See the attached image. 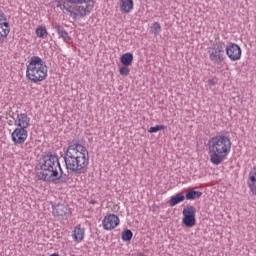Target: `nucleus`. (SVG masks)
Segmentation results:
<instances>
[{"label": "nucleus", "instance_id": "nucleus-6", "mask_svg": "<svg viewBox=\"0 0 256 256\" xmlns=\"http://www.w3.org/2000/svg\"><path fill=\"white\" fill-rule=\"evenodd\" d=\"M208 55L214 65H221L225 61V43H216L209 47Z\"/></svg>", "mask_w": 256, "mask_h": 256}, {"label": "nucleus", "instance_id": "nucleus-12", "mask_svg": "<svg viewBox=\"0 0 256 256\" xmlns=\"http://www.w3.org/2000/svg\"><path fill=\"white\" fill-rule=\"evenodd\" d=\"M52 213L54 217H57V219H69L71 209H69L68 205L58 204L53 207Z\"/></svg>", "mask_w": 256, "mask_h": 256}, {"label": "nucleus", "instance_id": "nucleus-10", "mask_svg": "<svg viewBox=\"0 0 256 256\" xmlns=\"http://www.w3.org/2000/svg\"><path fill=\"white\" fill-rule=\"evenodd\" d=\"M119 223H121L119 216L115 214H108L102 221V227L105 231H112V229H115Z\"/></svg>", "mask_w": 256, "mask_h": 256}, {"label": "nucleus", "instance_id": "nucleus-4", "mask_svg": "<svg viewBox=\"0 0 256 256\" xmlns=\"http://www.w3.org/2000/svg\"><path fill=\"white\" fill-rule=\"evenodd\" d=\"M49 69L47 64L41 59V57L33 56L30 58L27 68L26 77L31 83H41L47 79Z\"/></svg>", "mask_w": 256, "mask_h": 256}, {"label": "nucleus", "instance_id": "nucleus-23", "mask_svg": "<svg viewBox=\"0 0 256 256\" xmlns=\"http://www.w3.org/2000/svg\"><path fill=\"white\" fill-rule=\"evenodd\" d=\"M133 239V232L126 230L122 233V241H131Z\"/></svg>", "mask_w": 256, "mask_h": 256}, {"label": "nucleus", "instance_id": "nucleus-16", "mask_svg": "<svg viewBox=\"0 0 256 256\" xmlns=\"http://www.w3.org/2000/svg\"><path fill=\"white\" fill-rule=\"evenodd\" d=\"M185 201V195L182 193H177L174 196H171L169 200L170 207H175V205H179V203H183Z\"/></svg>", "mask_w": 256, "mask_h": 256}, {"label": "nucleus", "instance_id": "nucleus-7", "mask_svg": "<svg viewBox=\"0 0 256 256\" xmlns=\"http://www.w3.org/2000/svg\"><path fill=\"white\" fill-rule=\"evenodd\" d=\"M182 215V223L183 225H185V227H195V224L197 223V219L195 218L197 215V209L195 208V206H186L182 211Z\"/></svg>", "mask_w": 256, "mask_h": 256}, {"label": "nucleus", "instance_id": "nucleus-15", "mask_svg": "<svg viewBox=\"0 0 256 256\" xmlns=\"http://www.w3.org/2000/svg\"><path fill=\"white\" fill-rule=\"evenodd\" d=\"M72 237L76 243H81L85 239V228L81 227V225L74 227Z\"/></svg>", "mask_w": 256, "mask_h": 256}, {"label": "nucleus", "instance_id": "nucleus-24", "mask_svg": "<svg viewBox=\"0 0 256 256\" xmlns=\"http://www.w3.org/2000/svg\"><path fill=\"white\" fill-rule=\"evenodd\" d=\"M119 73L122 77H127L129 73H131V70L129 69V66H122L119 68Z\"/></svg>", "mask_w": 256, "mask_h": 256}, {"label": "nucleus", "instance_id": "nucleus-21", "mask_svg": "<svg viewBox=\"0 0 256 256\" xmlns=\"http://www.w3.org/2000/svg\"><path fill=\"white\" fill-rule=\"evenodd\" d=\"M150 33L152 35H159V33H161V24L159 22L152 23Z\"/></svg>", "mask_w": 256, "mask_h": 256}, {"label": "nucleus", "instance_id": "nucleus-25", "mask_svg": "<svg viewBox=\"0 0 256 256\" xmlns=\"http://www.w3.org/2000/svg\"><path fill=\"white\" fill-rule=\"evenodd\" d=\"M66 3H71L72 5H77V3H80L82 0H65Z\"/></svg>", "mask_w": 256, "mask_h": 256}, {"label": "nucleus", "instance_id": "nucleus-13", "mask_svg": "<svg viewBox=\"0 0 256 256\" xmlns=\"http://www.w3.org/2000/svg\"><path fill=\"white\" fill-rule=\"evenodd\" d=\"M14 125L15 127H18V129H28L31 125V118L25 113L18 114L14 121Z\"/></svg>", "mask_w": 256, "mask_h": 256}, {"label": "nucleus", "instance_id": "nucleus-5", "mask_svg": "<svg viewBox=\"0 0 256 256\" xmlns=\"http://www.w3.org/2000/svg\"><path fill=\"white\" fill-rule=\"evenodd\" d=\"M61 9L70 13V17H87L95 9V0H82L76 3L75 6L67 7L64 5Z\"/></svg>", "mask_w": 256, "mask_h": 256}, {"label": "nucleus", "instance_id": "nucleus-20", "mask_svg": "<svg viewBox=\"0 0 256 256\" xmlns=\"http://www.w3.org/2000/svg\"><path fill=\"white\" fill-rule=\"evenodd\" d=\"M35 33L39 39H45V37H47V35H49V33L47 32V28L45 26H39L36 29Z\"/></svg>", "mask_w": 256, "mask_h": 256}, {"label": "nucleus", "instance_id": "nucleus-9", "mask_svg": "<svg viewBox=\"0 0 256 256\" xmlns=\"http://www.w3.org/2000/svg\"><path fill=\"white\" fill-rule=\"evenodd\" d=\"M9 33H11V24H9L5 13L0 12V43L9 37Z\"/></svg>", "mask_w": 256, "mask_h": 256}, {"label": "nucleus", "instance_id": "nucleus-17", "mask_svg": "<svg viewBox=\"0 0 256 256\" xmlns=\"http://www.w3.org/2000/svg\"><path fill=\"white\" fill-rule=\"evenodd\" d=\"M55 29H56L60 39H63V41H65L66 43L68 41H71V37H69V34L67 33V31H65V28H63V26L57 25V26H55Z\"/></svg>", "mask_w": 256, "mask_h": 256}, {"label": "nucleus", "instance_id": "nucleus-1", "mask_svg": "<svg viewBox=\"0 0 256 256\" xmlns=\"http://www.w3.org/2000/svg\"><path fill=\"white\" fill-rule=\"evenodd\" d=\"M64 161L67 173L78 175L87 173V169H89V150L78 142L71 143L65 152Z\"/></svg>", "mask_w": 256, "mask_h": 256}, {"label": "nucleus", "instance_id": "nucleus-19", "mask_svg": "<svg viewBox=\"0 0 256 256\" xmlns=\"http://www.w3.org/2000/svg\"><path fill=\"white\" fill-rule=\"evenodd\" d=\"M201 195H203V192L191 190L184 197H185V199H187V201H191L193 199H199V197H201Z\"/></svg>", "mask_w": 256, "mask_h": 256}, {"label": "nucleus", "instance_id": "nucleus-11", "mask_svg": "<svg viewBox=\"0 0 256 256\" xmlns=\"http://www.w3.org/2000/svg\"><path fill=\"white\" fill-rule=\"evenodd\" d=\"M27 137H29V133L24 128H16L11 134V139L15 145H23L27 141Z\"/></svg>", "mask_w": 256, "mask_h": 256}, {"label": "nucleus", "instance_id": "nucleus-3", "mask_svg": "<svg viewBox=\"0 0 256 256\" xmlns=\"http://www.w3.org/2000/svg\"><path fill=\"white\" fill-rule=\"evenodd\" d=\"M39 179L46 181L47 183H57L59 177V157L55 154H48L43 157L40 165Z\"/></svg>", "mask_w": 256, "mask_h": 256}, {"label": "nucleus", "instance_id": "nucleus-18", "mask_svg": "<svg viewBox=\"0 0 256 256\" xmlns=\"http://www.w3.org/2000/svg\"><path fill=\"white\" fill-rule=\"evenodd\" d=\"M120 61L122 65H124L125 67H129L133 64V55L127 52L121 56Z\"/></svg>", "mask_w": 256, "mask_h": 256}, {"label": "nucleus", "instance_id": "nucleus-2", "mask_svg": "<svg viewBox=\"0 0 256 256\" xmlns=\"http://www.w3.org/2000/svg\"><path fill=\"white\" fill-rule=\"evenodd\" d=\"M231 138L229 136L219 134L208 141L209 157L212 165H221L229 153H231Z\"/></svg>", "mask_w": 256, "mask_h": 256}, {"label": "nucleus", "instance_id": "nucleus-22", "mask_svg": "<svg viewBox=\"0 0 256 256\" xmlns=\"http://www.w3.org/2000/svg\"><path fill=\"white\" fill-rule=\"evenodd\" d=\"M164 129H167V126L165 125H156L152 126L148 129V133H157L159 131H164Z\"/></svg>", "mask_w": 256, "mask_h": 256}, {"label": "nucleus", "instance_id": "nucleus-14", "mask_svg": "<svg viewBox=\"0 0 256 256\" xmlns=\"http://www.w3.org/2000/svg\"><path fill=\"white\" fill-rule=\"evenodd\" d=\"M119 7L121 13L129 14L131 13V11H133L135 3L133 2V0H120Z\"/></svg>", "mask_w": 256, "mask_h": 256}, {"label": "nucleus", "instance_id": "nucleus-8", "mask_svg": "<svg viewBox=\"0 0 256 256\" xmlns=\"http://www.w3.org/2000/svg\"><path fill=\"white\" fill-rule=\"evenodd\" d=\"M224 51L230 61H239L243 55L241 46L233 42L228 43L226 47L224 46Z\"/></svg>", "mask_w": 256, "mask_h": 256}]
</instances>
